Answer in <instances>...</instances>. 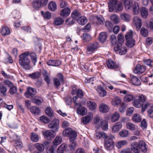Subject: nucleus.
<instances>
[{"label": "nucleus", "instance_id": "f257e3e1", "mask_svg": "<svg viewBox=\"0 0 153 153\" xmlns=\"http://www.w3.org/2000/svg\"><path fill=\"white\" fill-rule=\"evenodd\" d=\"M63 133L65 136L68 137L71 143L69 145L70 150H74L76 145V143L74 141L77 137V133L71 128H68L63 131Z\"/></svg>", "mask_w": 153, "mask_h": 153}, {"label": "nucleus", "instance_id": "f03ea898", "mask_svg": "<svg viewBox=\"0 0 153 153\" xmlns=\"http://www.w3.org/2000/svg\"><path fill=\"white\" fill-rule=\"evenodd\" d=\"M30 52L27 51L19 56V63L23 68L27 70H30L31 68L30 65V60L28 58Z\"/></svg>", "mask_w": 153, "mask_h": 153}, {"label": "nucleus", "instance_id": "7ed1b4c3", "mask_svg": "<svg viewBox=\"0 0 153 153\" xmlns=\"http://www.w3.org/2000/svg\"><path fill=\"white\" fill-rule=\"evenodd\" d=\"M114 138L113 135L108 136L105 139L104 147L107 150H111L113 149L114 145L113 139Z\"/></svg>", "mask_w": 153, "mask_h": 153}, {"label": "nucleus", "instance_id": "20e7f679", "mask_svg": "<svg viewBox=\"0 0 153 153\" xmlns=\"http://www.w3.org/2000/svg\"><path fill=\"white\" fill-rule=\"evenodd\" d=\"M146 100V97L143 94H140L135 97L133 102V105L136 108H140L142 105L141 102H144Z\"/></svg>", "mask_w": 153, "mask_h": 153}, {"label": "nucleus", "instance_id": "39448f33", "mask_svg": "<svg viewBox=\"0 0 153 153\" xmlns=\"http://www.w3.org/2000/svg\"><path fill=\"white\" fill-rule=\"evenodd\" d=\"M125 38L127 41V46L129 48L134 46L135 44V40L133 38V31L130 30L129 32L125 35Z\"/></svg>", "mask_w": 153, "mask_h": 153}, {"label": "nucleus", "instance_id": "423d86ee", "mask_svg": "<svg viewBox=\"0 0 153 153\" xmlns=\"http://www.w3.org/2000/svg\"><path fill=\"white\" fill-rule=\"evenodd\" d=\"M48 0H33L32 5L34 9L38 10L42 6H45Z\"/></svg>", "mask_w": 153, "mask_h": 153}, {"label": "nucleus", "instance_id": "0eeeda50", "mask_svg": "<svg viewBox=\"0 0 153 153\" xmlns=\"http://www.w3.org/2000/svg\"><path fill=\"white\" fill-rule=\"evenodd\" d=\"M99 43L96 42L88 45L86 47V53L88 54H91L95 52L99 46Z\"/></svg>", "mask_w": 153, "mask_h": 153}, {"label": "nucleus", "instance_id": "6e6552de", "mask_svg": "<svg viewBox=\"0 0 153 153\" xmlns=\"http://www.w3.org/2000/svg\"><path fill=\"white\" fill-rule=\"evenodd\" d=\"M59 125V121L57 119L53 120L48 125V127L52 129L53 132H56L58 131Z\"/></svg>", "mask_w": 153, "mask_h": 153}, {"label": "nucleus", "instance_id": "1a4fd4ad", "mask_svg": "<svg viewBox=\"0 0 153 153\" xmlns=\"http://www.w3.org/2000/svg\"><path fill=\"white\" fill-rule=\"evenodd\" d=\"M114 50L115 52H118V53L120 55H123L125 54L127 51L126 48L125 47H122L121 44H116L114 47Z\"/></svg>", "mask_w": 153, "mask_h": 153}, {"label": "nucleus", "instance_id": "9d476101", "mask_svg": "<svg viewBox=\"0 0 153 153\" xmlns=\"http://www.w3.org/2000/svg\"><path fill=\"white\" fill-rule=\"evenodd\" d=\"M108 68L111 69H118L119 67L118 64H116L111 59H109L106 62Z\"/></svg>", "mask_w": 153, "mask_h": 153}, {"label": "nucleus", "instance_id": "9b49d317", "mask_svg": "<svg viewBox=\"0 0 153 153\" xmlns=\"http://www.w3.org/2000/svg\"><path fill=\"white\" fill-rule=\"evenodd\" d=\"M146 67L143 65H141L138 64L136 66L133 72L136 74H143L146 70Z\"/></svg>", "mask_w": 153, "mask_h": 153}, {"label": "nucleus", "instance_id": "f8f14e48", "mask_svg": "<svg viewBox=\"0 0 153 153\" xmlns=\"http://www.w3.org/2000/svg\"><path fill=\"white\" fill-rule=\"evenodd\" d=\"M36 94V90L35 89L29 88L27 89V91L25 93V95L26 97L30 98Z\"/></svg>", "mask_w": 153, "mask_h": 153}, {"label": "nucleus", "instance_id": "ddd939ff", "mask_svg": "<svg viewBox=\"0 0 153 153\" xmlns=\"http://www.w3.org/2000/svg\"><path fill=\"white\" fill-rule=\"evenodd\" d=\"M133 24L136 26L137 30H139L142 26L141 19L138 17L135 16L133 19Z\"/></svg>", "mask_w": 153, "mask_h": 153}, {"label": "nucleus", "instance_id": "4468645a", "mask_svg": "<svg viewBox=\"0 0 153 153\" xmlns=\"http://www.w3.org/2000/svg\"><path fill=\"white\" fill-rule=\"evenodd\" d=\"M47 64L49 65L57 67L61 65V61L59 60L50 59L47 61Z\"/></svg>", "mask_w": 153, "mask_h": 153}, {"label": "nucleus", "instance_id": "2eb2a0df", "mask_svg": "<svg viewBox=\"0 0 153 153\" xmlns=\"http://www.w3.org/2000/svg\"><path fill=\"white\" fill-rule=\"evenodd\" d=\"M100 111L102 113H105L108 111L109 110V107L105 103L101 104L99 106Z\"/></svg>", "mask_w": 153, "mask_h": 153}, {"label": "nucleus", "instance_id": "dca6fc26", "mask_svg": "<svg viewBox=\"0 0 153 153\" xmlns=\"http://www.w3.org/2000/svg\"><path fill=\"white\" fill-rule=\"evenodd\" d=\"M138 143L139 149H140L143 152H146L147 150V147L146 143L143 141H140Z\"/></svg>", "mask_w": 153, "mask_h": 153}, {"label": "nucleus", "instance_id": "f3484780", "mask_svg": "<svg viewBox=\"0 0 153 153\" xmlns=\"http://www.w3.org/2000/svg\"><path fill=\"white\" fill-rule=\"evenodd\" d=\"M131 149L135 153H139L140 151L138 143L135 142L132 143L131 145Z\"/></svg>", "mask_w": 153, "mask_h": 153}, {"label": "nucleus", "instance_id": "a211bd4d", "mask_svg": "<svg viewBox=\"0 0 153 153\" xmlns=\"http://www.w3.org/2000/svg\"><path fill=\"white\" fill-rule=\"evenodd\" d=\"M70 13V9L66 7L62 10L60 12V15L62 17L65 18L69 15Z\"/></svg>", "mask_w": 153, "mask_h": 153}, {"label": "nucleus", "instance_id": "6ab92c4d", "mask_svg": "<svg viewBox=\"0 0 153 153\" xmlns=\"http://www.w3.org/2000/svg\"><path fill=\"white\" fill-rule=\"evenodd\" d=\"M122 123L120 122H118L116 123L113 126L112 128V131L114 133L118 132L119 130L122 127Z\"/></svg>", "mask_w": 153, "mask_h": 153}, {"label": "nucleus", "instance_id": "aec40b11", "mask_svg": "<svg viewBox=\"0 0 153 153\" xmlns=\"http://www.w3.org/2000/svg\"><path fill=\"white\" fill-rule=\"evenodd\" d=\"M131 7L132 8L133 14L137 15L139 13L140 11V7L137 2H134Z\"/></svg>", "mask_w": 153, "mask_h": 153}, {"label": "nucleus", "instance_id": "412c9836", "mask_svg": "<svg viewBox=\"0 0 153 153\" xmlns=\"http://www.w3.org/2000/svg\"><path fill=\"white\" fill-rule=\"evenodd\" d=\"M55 132H53L52 130H48L45 132L44 134L45 138L48 140L52 139L54 137L53 133Z\"/></svg>", "mask_w": 153, "mask_h": 153}, {"label": "nucleus", "instance_id": "4be33fe9", "mask_svg": "<svg viewBox=\"0 0 153 153\" xmlns=\"http://www.w3.org/2000/svg\"><path fill=\"white\" fill-rule=\"evenodd\" d=\"M64 19L60 17H57L55 18L54 20L53 24L56 26L61 25L64 22Z\"/></svg>", "mask_w": 153, "mask_h": 153}, {"label": "nucleus", "instance_id": "5701e85b", "mask_svg": "<svg viewBox=\"0 0 153 153\" xmlns=\"http://www.w3.org/2000/svg\"><path fill=\"white\" fill-rule=\"evenodd\" d=\"M131 81L132 84L138 86L141 84L140 80L134 75L131 76Z\"/></svg>", "mask_w": 153, "mask_h": 153}, {"label": "nucleus", "instance_id": "b1692460", "mask_svg": "<svg viewBox=\"0 0 153 153\" xmlns=\"http://www.w3.org/2000/svg\"><path fill=\"white\" fill-rule=\"evenodd\" d=\"M117 3V0H110V3L108 5L109 12H111L114 10Z\"/></svg>", "mask_w": 153, "mask_h": 153}, {"label": "nucleus", "instance_id": "393cba45", "mask_svg": "<svg viewBox=\"0 0 153 153\" xmlns=\"http://www.w3.org/2000/svg\"><path fill=\"white\" fill-rule=\"evenodd\" d=\"M7 88L6 86L0 84V95L1 96H6Z\"/></svg>", "mask_w": 153, "mask_h": 153}, {"label": "nucleus", "instance_id": "a878e982", "mask_svg": "<svg viewBox=\"0 0 153 153\" xmlns=\"http://www.w3.org/2000/svg\"><path fill=\"white\" fill-rule=\"evenodd\" d=\"M141 105L142 113L144 112L148 107L150 106L151 108L153 107V104L148 102L145 101Z\"/></svg>", "mask_w": 153, "mask_h": 153}, {"label": "nucleus", "instance_id": "bb28decb", "mask_svg": "<svg viewBox=\"0 0 153 153\" xmlns=\"http://www.w3.org/2000/svg\"><path fill=\"white\" fill-rule=\"evenodd\" d=\"M140 13L142 17L144 19H146L148 15V10L145 7H141L140 9Z\"/></svg>", "mask_w": 153, "mask_h": 153}, {"label": "nucleus", "instance_id": "cd10ccee", "mask_svg": "<svg viewBox=\"0 0 153 153\" xmlns=\"http://www.w3.org/2000/svg\"><path fill=\"white\" fill-rule=\"evenodd\" d=\"M97 90L101 97H104L107 94V92L101 86H98Z\"/></svg>", "mask_w": 153, "mask_h": 153}, {"label": "nucleus", "instance_id": "c85d7f7f", "mask_svg": "<svg viewBox=\"0 0 153 153\" xmlns=\"http://www.w3.org/2000/svg\"><path fill=\"white\" fill-rule=\"evenodd\" d=\"M81 106H78L79 107L77 108V113L78 114L83 116L86 114L87 109L86 108Z\"/></svg>", "mask_w": 153, "mask_h": 153}, {"label": "nucleus", "instance_id": "c756f323", "mask_svg": "<svg viewBox=\"0 0 153 153\" xmlns=\"http://www.w3.org/2000/svg\"><path fill=\"white\" fill-rule=\"evenodd\" d=\"M77 21L79 24L83 25L87 22V19L85 17L82 16L77 19Z\"/></svg>", "mask_w": 153, "mask_h": 153}, {"label": "nucleus", "instance_id": "7c9ffc66", "mask_svg": "<svg viewBox=\"0 0 153 153\" xmlns=\"http://www.w3.org/2000/svg\"><path fill=\"white\" fill-rule=\"evenodd\" d=\"M99 127L101 126L102 129L104 130H106L108 129V124L107 121L102 120L100 121V124L98 126Z\"/></svg>", "mask_w": 153, "mask_h": 153}, {"label": "nucleus", "instance_id": "2f4dec72", "mask_svg": "<svg viewBox=\"0 0 153 153\" xmlns=\"http://www.w3.org/2000/svg\"><path fill=\"white\" fill-rule=\"evenodd\" d=\"M125 7L126 10L129 9L133 4L131 0H124Z\"/></svg>", "mask_w": 153, "mask_h": 153}, {"label": "nucleus", "instance_id": "473e14b6", "mask_svg": "<svg viewBox=\"0 0 153 153\" xmlns=\"http://www.w3.org/2000/svg\"><path fill=\"white\" fill-rule=\"evenodd\" d=\"M71 16L75 20L81 16L80 13L77 10H73L71 13Z\"/></svg>", "mask_w": 153, "mask_h": 153}, {"label": "nucleus", "instance_id": "72a5a7b5", "mask_svg": "<svg viewBox=\"0 0 153 153\" xmlns=\"http://www.w3.org/2000/svg\"><path fill=\"white\" fill-rule=\"evenodd\" d=\"M107 36L106 33L105 32H101L99 36V39L102 43L105 42L107 39Z\"/></svg>", "mask_w": 153, "mask_h": 153}, {"label": "nucleus", "instance_id": "f704fd0d", "mask_svg": "<svg viewBox=\"0 0 153 153\" xmlns=\"http://www.w3.org/2000/svg\"><path fill=\"white\" fill-rule=\"evenodd\" d=\"M120 116V114L118 112H115L112 114L111 116V121L113 122H114L117 121L119 119Z\"/></svg>", "mask_w": 153, "mask_h": 153}, {"label": "nucleus", "instance_id": "c9c22d12", "mask_svg": "<svg viewBox=\"0 0 153 153\" xmlns=\"http://www.w3.org/2000/svg\"><path fill=\"white\" fill-rule=\"evenodd\" d=\"M134 98V96L131 94H127L124 97V101L126 102H128L132 101Z\"/></svg>", "mask_w": 153, "mask_h": 153}, {"label": "nucleus", "instance_id": "e433bc0d", "mask_svg": "<svg viewBox=\"0 0 153 153\" xmlns=\"http://www.w3.org/2000/svg\"><path fill=\"white\" fill-rule=\"evenodd\" d=\"M45 114L50 117H53V111L51 108L49 107H47L45 110Z\"/></svg>", "mask_w": 153, "mask_h": 153}, {"label": "nucleus", "instance_id": "4c0bfd02", "mask_svg": "<svg viewBox=\"0 0 153 153\" xmlns=\"http://www.w3.org/2000/svg\"><path fill=\"white\" fill-rule=\"evenodd\" d=\"M87 106L90 110H94L96 107V105L95 103L90 101H88Z\"/></svg>", "mask_w": 153, "mask_h": 153}, {"label": "nucleus", "instance_id": "58836bf2", "mask_svg": "<svg viewBox=\"0 0 153 153\" xmlns=\"http://www.w3.org/2000/svg\"><path fill=\"white\" fill-rule=\"evenodd\" d=\"M1 33L2 35L5 36L9 34L10 31L8 27H4L1 29Z\"/></svg>", "mask_w": 153, "mask_h": 153}, {"label": "nucleus", "instance_id": "ea45409f", "mask_svg": "<svg viewBox=\"0 0 153 153\" xmlns=\"http://www.w3.org/2000/svg\"><path fill=\"white\" fill-rule=\"evenodd\" d=\"M48 8L51 11H54L57 8V6L55 2L52 1L48 5Z\"/></svg>", "mask_w": 153, "mask_h": 153}, {"label": "nucleus", "instance_id": "a19ab883", "mask_svg": "<svg viewBox=\"0 0 153 153\" xmlns=\"http://www.w3.org/2000/svg\"><path fill=\"white\" fill-rule=\"evenodd\" d=\"M62 141V138L60 136H56L53 141V146H57Z\"/></svg>", "mask_w": 153, "mask_h": 153}, {"label": "nucleus", "instance_id": "79ce46f5", "mask_svg": "<svg viewBox=\"0 0 153 153\" xmlns=\"http://www.w3.org/2000/svg\"><path fill=\"white\" fill-rule=\"evenodd\" d=\"M35 147L40 152H42L44 149V145L41 144L39 143H37L35 144Z\"/></svg>", "mask_w": 153, "mask_h": 153}, {"label": "nucleus", "instance_id": "37998d69", "mask_svg": "<svg viewBox=\"0 0 153 153\" xmlns=\"http://www.w3.org/2000/svg\"><path fill=\"white\" fill-rule=\"evenodd\" d=\"M121 100L120 97H114L111 102L112 104L114 106L120 104Z\"/></svg>", "mask_w": 153, "mask_h": 153}, {"label": "nucleus", "instance_id": "c03bdc74", "mask_svg": "<svg viewBox=\"0 0 153 153\" xmlns=\"http://www.w3.org/2000/svg\"><path fill=\"white\" fill-rule=\"evenodd\" d=\"M66 145L65 144H62L58 148L57 150V153H63L66 150Z\"/></svg>", "mask_w": 153, "mask_h": 153}, {"label": "nucleus", "instance_id": "a18cd8bd", "mask_svg": "<svg viewBox=\"0 0 153 153\" xmlns=\"http://www.w3.org/2000/svg\"><path fill=\"white\" fill-rule=\"evenodd\" d=\"M75 20L72 17H68L65 21V23L68 25H71L74 23Z\"/></svg>", "mask_w": 153, "mask_h": 153}, {"label": "nucleus", "instance_id": "49530a36", "mask_svg": "<svg viewBox=\"0 0 153 153\" xmlns=\"http://www.w3.org/2000/svg\"><path fill=\"white\" fill-rule=\"evenodd\" d=\"M122 19L126 21H128L130 19V17L129 14L126 13H123L120 15Z\"/></svg>", "mask_w": 153, "mask_h": 153}, {"label": "nucleus", "instance_id": "de8ad7c7", "mask_svg": "<svg viewBox=\"0 0 153 153\" xmlns=\"http://www.w3.org/2000/svg\"><path fill=\"white\" fill-rule=\"evenodd\" d=\"M96 136L97 139H100L101 138H104L107 137L108 136L106 135L105 133L103 132H97L96 134Z\"/></svg>", "mask_w": 153, "mask_h": 153}, {"label": "nucleus", "instance_id": "09e8293b", "mask_svg": "<svg viewBox=\"0 0 153 153\" xmlns=\"http://www.w3.org/2000/svg\"><path fill=\"white\" fill-rule=\"evenodd\" d=\"M132 120L136 123H139L141 121V118L139 114H136L134 115Z\"/></svg>", "mask_w": 153, "mask_h": 153}, {"label": "nucleus", "instance_id": "8fccbe9b", "mask_svg": "<svg viewBox=\"0 0 153 153\" xmlns=\"http://www.w3.org/2000/svg\"><path fill=\"white\" fill-rule=\"evenodd\" d=\"M40 76V74L38 71L34 73L29 75V76L30 78L34 79L38 78Z\"/></svg>", "mask_w": 153, "mask_h": 153}, {"label": "nucleus", "instance_id": "3c124183", "mask_svg": "<svg viewBox=\"0 0 153 153\" xmlns=\"http://www.w3.org/2000/svg\"><path fill=\"white\" fill-rule=\"evenodd\" d=\"M30 111L31 113L36 115H38L40 111L39 109L36 106L32 107L30 108Z\"/></svg>", "mask_w": 153, "mask_h": 153}, {"label": "nucleus", "instance_id": "603ef678", "mask_svg": "<svg viewBox=\"0 0 153 153\" xmlns=\"http://www.w3.org/2000/svg\"><path fill=\"white\" fill-rule=\"evenodd\" d=\"M31 139L33 141L37 142L39 139L38 135L34 132H32L31 133Z\"/></svg>", "mask_w": 153, "mask_h": 153}, {"label": "nucleus", "instance_id": "864d4df0", "mask_svg": "<svg viewBox=\"0 0 153 153\" xmlns=\"http://www.w3.org/2000/svg\"><path fill=\"white\" fill-rule=\"evenodd\" d=\"M30 56L34 65H35V63L37 62V58L36 53L34 52H32L30 54Z\"/></svg>", "mask_w": 153, "mask_h": 153}, {"label": "nucleus", "instance_id": "5fc2aeb1", "mask_svg": "<svg viewBox=\"0 0 153 153\" xmlns=\"http://www.w3.org/2000/svg\"><path fill=\"white\" fill-rule=\"evenodd\" d=\"M91 120V117L89 115H87L83 117L81 119L82 123L84 124H87Z\"/></svg>", "mask_w": 153, "mask_h": 153}, {"label": "nucleus", "instance_id": "6e6d98bb", "mask_svg": "<svg viewBox=\"0 0 153 153\" xmlns=\"http://www.w3.org/2000/svg\"><path fill=\"white\" fill-rule=\"evenodd\" d=\"M111 19L115 23H117L119 22V16L117 14H114L112 15L111 17Z\"/></svg>", "mask_w": 153, "mask_h": 153}, {"label": "nucleus", "instance_id": "4d7b16f0", "mask_svg": "<svg viewBox=\"0 0 153 153\" xmlns=\"http://www.w3.org/2000/svg\"><path fill=\"white\" fill-rule=\"evenodd\" d=\"M32 101L37 105H40L43 102V100L41 98L37 99H33Z\"/></svg>", "mask_w": 153, "mask_h": 153}, {"label": "nucleus", "instance_id": "13d9d810", "mask_svg": "<svg viewBox=\"0 0 153 153\" xmlns=\"http://www.w3.org/2000/svg\"><path fill=\"white\" fill-rule=\"evenodd\" d=\"M40 120L41 121L45 123H48L50 122V120L45 116H42L40 117Z\"/></svg>", "mask_w": 153, "mask_h": 153}, {"label": "nucleus", "instance_id": "bf43d9fd", "mask_svg": "<svg viewBox=\"0 0 153 153\" xmlns=\"http://www.w3.org/2000/svg\"><path fill=\"white\" fill-rule=\"evenodd\" d=\"M120 136L122 137H124L128 136V131L125 130H123L119 133Z\"/></svg>", "mask_w": 153, "mask_h": 153}, {"label": "nucleus", "instance_id": "052dcab7", "mask_svg": "<svg viewBox=\"0 0 153 153\" xmlns=\"http://www.w3.org/2000/svg\"><path fill=\"white\" fill-rule=\"evenodd\" d=\"M43 17L47 19H50L51 16L50 13L48 11L44 13L42 11H41Z\"/></svg>", "mask_w": 153, "mask_h": 153}, {"label": "nucleus", "instance_id": "680f3d73", "mask_svg": "<svg viewBox=\"0 0 153 153\" xmlns=\"http://www.w3.org/2000/svg\"><path fill=\"white\" fill-rule=\"evenodd\" d=\"M140 33L143 37H146L148 35V31L144 27H142L140 30Z\"/></svg>", "mask_w": 153, "mask_h": 153}, {"label": "nucleus", "instance_id": "e2e57ef3", "mask_svg": "<svg viewBox=\"0 0 153 153\" xmlns=\"http://www.w3.org/2000/svg\"><path fill=\"white\" fill-rule=\"evenodd\" d=\"M83 40L85 42L89 41L91 40V36L87 33H83Z\"/></svg>", "mask_w": 153, "mask_h": 153}, {"label": "nucleus", "instance_id": "0e129e2a", "mask_svg": "<svg viewBox=\"0 0 153 153\" xmlns=\"http://www.w3.org/2000/svg\"><path fill=\"white\" fill-rule=\"evenodd\" d=\"M10 88L9 92L11 94L13 95L17 92V89L16 87L13 85Z\"/></svg>", "mask_w": 153, "mask_h": 153}, {"label": "nucleus", "instance_id": "69168bd1", "mask_svg": "<svg viewBox=\"0 0 153 153\" xmlns=\"http://www.w3.org/2000/svg\"><path fill=\"white\" fill-rule=\"evenodd\" d=\"M144 63L146 65H147L150 67L152 66L153 64V61L150 59H144L143 60Z\"/></svg>", "mask_w": 153, "mask_h": 153}, {"label": "nucleus", "instance_id": "338daca9", "mask_svg": "<svg viewBox=\"0 0 153 153\" xmlns=\"http://www.w3.org/2000/svg\"><path fill=\"white\" fill-rule=\"evenodd\" d=\"M127 128L130 130L133 131L135 128V126L131 123L128 122L126 124Z\"/></svg>", "mask_w": 153, "mask_h": 153}, {"label": "nucleus", "instance_id": "774afa93", "mask_svg": "<svg viewBox=\"0 0 153 153\" xmlns=\"http://www.w3.org/2000/svg\"><path fill=\"white\" fill-rule=\"evenodd\" d=\"M126 104L124 102H122L120 105L119 108V110L120 112L123 113L125 112L126 110Z\"/></svg>", "mask_w": 153, "mask_h": 153}]
</instances>
